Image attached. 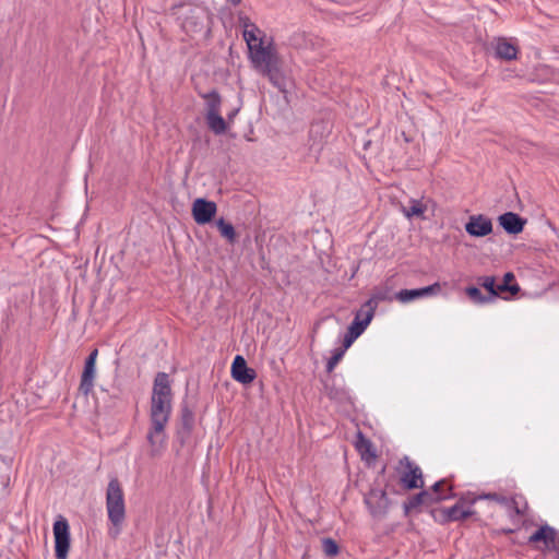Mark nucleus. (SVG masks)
Masks as SVG:
<instances>
[{"label": "nucleus", "mask_w": 559, "mask_h": 559, "mask_svg": "<svg viewBox=\"0 0 559 559\" xmlns=\"http://www.w3.org/2000/svg\"><path fill=\"white\" fill-rule=\"evenodd\" d=\"M170 400L151 396L150 428L146 440L151 447V456L159 455L166 445V426L171 415Z\"/></svg>", "instance_id": "f257e3e1"}, {"label": "nucleus", "mask_w": 559, "mask_h": 559, "mask_svg": "<svg viewBox=\"0 0 559 559\" xmlns=\"http://www.w3.org/2000/svg\"><path fill=\"white\" fill-rule=\"evenodd\" d=\"M106 509L108 520L114 525L118 535L126 521V503L122 486L118 478H111L106 490Z\"/></svg>", "instance_id": "f03ea898"}, {"label": "nucleus", "mask_w": 559, "mask_h": 559, "mask_svg": "<svg viewBox=\"0 0 559 559\" xmlns=\"http://www.w3.org/2000/svg\"><path fill=\"white\" fill-rule=\"evenodd\" d=\"M194 428V413L187 402H182L180 406V416L176 426V442L183 448L190 440Z\"/></svg>", "instance_id": "7ed1b4c3"}, {"label": "nucleus", "mask_w": 559, "mask_h": 559, "mask_svg": "<svg viewBox=\"0 0 559 559\" xmlns=\"http://www.w3.org/2000/svg\"><path fill=\"white\" fill-rule=\"evenodd\" d=\"M55 555L57 559H67L70 545V526L63 516H59L53 523Z\"/></svg>", "instance_id": "20e7f679"}, {"label": "nucleus", "mask_w": 559, "mask_h": 559, "mask_svg": "<svg viewBox=\"0 0 559 559\" xmlns=\"http://www.w3.org/2000/svg\"><path fill=\"white\" fill-rule=\"evenodd\" d=\"M364 501L373 518H384L389 511L390 499L386 491L381 488H371L364 498Z\"/></svg>", "instance_id": "39448f33"}, {"label": "nucleus", "mask_w": 559, "mask_h": 559, "mask_svg": "<svg viewBox=\"0 0 559 559\" xmlns=\"http://www.w3.org/2000/svg\"><path fill=\"white\" fill-rule=\"evenodd\" d=\"M400 464L405 467V471L400 477V483L406 490H413L424 487L423 472L418 465L404 456L400 460Z\"/></svg>", "instance_id": "423d86ee"}, {"label": "nucleus", "mask_w": 559, "mask_h": 559, "mask_svg": "<svg viewBox=\"0 0 559 559\" xmlns=\"http://www.w3.org/2000/svg\"><path fill=\"white\" fill-rule=\"evenodd\" d=\"M98 357V349L94 348L91 350L88 356L84 361L83 371L81 374V381L79 385V391L84 395L88 396L94 389V381L96 377V360Z\"/></svg>", "instance_id": "0eeeda50"}, {"label": "nucleus", "mask_w": 559, "mask_h": 559, "mask_svg": "<svg viewBox=\"0 0 559 559\" xmlns=\"http://www.w3.org/2000/svg\"><path fill=\"white\" fill-rule=\"evenodd\" d=\"M191 213L198 225H206L214 219L217 213V205L214 201L198 198L192 203Z\"/></svg>", "instance_id": "6e6552de"}, {"label": "nucleus", "mask_w": 559, "mask_h": 559, "mask_svg": "<svg viewBox=\"0 0 559 559\" xmlns=\"http://www.w3.org/2000/svg\"><path fill=\"white\" fill-rule=\"evenodd\" d=\"M528 544L544 543L551 551H559V533L550 525L544 524L538 527L527 540Z\"/></svg>", "instance_id": "1a4fd4ad"}, {"label": "nucleus", "mask_w": 559, "mask_h": 559, "mask_svg": "<svg viewBox=\"0 0 559 559\" xmlns=\"http://www.w3.org/2000/svg\"><path fill=\"white\" fill-rule=\"evenodd\" d=\"M372 304L373 300H367L356 312L354 320L347 328L356 337L364 333L374 316V305Z\"/></svg>", "instance_id": "9d476101"}, {"label": "nucleus", "mask_w": 559, "mask_h": 559, "mask_svg": "<svg viewBox=\"0 0 559 559\" xmlns=\"http://www.w3.org/2000/svg\"><path fill=\"white\" fill-rule=\"evenodd\" d=\"M231 378L243 384H250L257 378V372L253 368H250L247 364V360L241 355H236L231 368H230Z\"/></svg>", "instance_id": "9b49d317"}, {"label": "nucleus", "mask_w": 559, "mask_h": 559, "mask_svg": "<svg viewBox=\"0 0 559 559\" xmlns=\"http://www.w3.org/2000/svg\"><path fill=\"white\" fill-rule=\"evenodd\" d=\"M466 233L472 237H486L493 230L492 222L484 214L471 215L465 224Z\"/></svg>", "instance_id": "f8f14e48"}, {"label": "nucleus", "mask_w": 559, "mask_h": 559, "mask_svg": "<svg viewBox=\"0 0 559 559\" xmlns=\"http://www.w3.org/2000/svg\"><path fill=\"white\" fill-rule=\"evenodd\" d=\"M261 72L281 92L285 91L286 80L281 70V59L278 56L272 59L270 63L266 62L265 64H263V67L261 68Z\"/></svg>", "instance_id": "ddd939ff"}, {"label": "nucleus", "mask_w": 559, "mask_h": 559, "mask_svg": "<svg viewBox=\"0 0 559 559\" xmlns=\"http://www.w3.org/2000/svg\"><path fill=\"white\" fill-rule=\"evenodd\" d=\"M498 223L509 235L521 234L527 223V219L514 212H506L498 217Z\"/></svg>", "instance_id": "4468645a"}, {"label": "nucleus", "mask_w": 559, "mask_h": 559, "mask_svg": "<svg viewBox=\"0 0 559 559\" xmlns=\"http://www.w3.org/2000/svg\"><path fill=\"white\" fill-rule=\"evenodd\" d=\"M440 292H441V285H440V283L436 282L431 285H428V286L421 287V288L402 289L395 295V297L401 302H409L417 298L431 296V295H438Z\"/></svg>", "instance_id": "2eb2a0df"}, {"label": "nucleus", "mask_w": 559, "mask_h": 559, "mask_svg": "<svg viewBox=\"0 0 559 559\" xmlns=\"http://www.w3.org/2000/svg\"><path fill=\"white\" fill-rule=\"evenodd\" d=\"M248 48L252 62L255 63L259 68H262L266 62L270 63L272 59L278 56L277 52L270 46L264 47L262 39H259L258 43Z\"/></svg>", "instance_id": "dca6fc26"}, {"label": "nucleus", "mask_w": 559, "mask_h": 559, "mask_svg": "<svg viewBox=\"0 0 559 559\" xmlns=\"http://www.w3.org/2000/svg\"><path fill=\"white\" fill-rule=\"evenodd\" d=\"M152 396L173 401V390L168 373L164 371L156 373L153 382Z\"/></svg>", "instance_id": "f3484780"}, {"label": "nucleus", "mask_w": 559, "mask_h": 559, "mask_svg": "<svg viewBox=\"0 0 559 559\" xmlns=\"http://www.w3.org/2000/svg\"><path fill=\"white\" fill-rule=\"evenodd\" d=\"M476 501V498L468 499L466 497H461L459 501L451 508H447V516L449 522L453 521H464L467 518L472 516L475 511L467 509L463 510V506L468 503L473 504Z\"/></svg>", "instance_id": "a211bd4d"}, {"label": "nucleus", "mask_w": 559, "mask_h": 559, "mask_svg": "<svg viewBox=\"0 0 559 559\" xmlns=\"http://www.w3.org/2000/svg\"><path fill=\"white\" fill-rule=\"evenodd\" d=\"M495 52L498 59L511 61L518 58L519 48L506 38H498Z\"/></svg>", "instance_id": "6ab92c4d"}, {"label": "nucleus", "mask_w": 559, "mask_h": 559, "mask_svg": "<svg viewBox=\"0 0 559 559\" xmlns=\"http://www.w3.org/2000/svg\"><path fill=\"white\" fill-rule=\"evenodd\" d=\"M355 447L362 460L376 459L377 454L372 442L361 431L357 433Z\"/></svg>", "instance_id": "aec40b11"}, {"label": "nucleus", "mask_w": 559, "mask_h": 559, "mask_svg": "<svg viewBox=\"0 0 559 559\" xmlns=\"http://www.w3.org/2000/svg\"><path fill=\"white\" fill-rule=\"evenodd\" d=\"M200 96L205 100L206 115L219 112L222 105V97L216 90H212L207 93H202Z\"/></svg>", "instance_id": "412c9836"}, {"label": "nucleus", "mask_w": 559, "mask_h": 559, "mask_svg": "<svg viewBox=\"0 0 559 559\" xmlns=\"http://www.w3.org/2000/svg\"><path fill=\"white\" fill-rule=\"evenodd\" d=\"M427 498L426 492H418L411 496L406 501L403 502L404 515L408 516L413 511L421 512L424 509L423 499Z\"/></svg>", "instance_id": "4be33fe9"}, {"label": "nucleus", "mask_w": 559, "mask_h": 559, "mask_svg": "<svg viewBox=\"0 0 559 559\" xmlns=\"http://www.w3.org/2000/svg\"><path fill=\"white\" fill-rule=\"evenodd\" d=\"M520 292L519 284L515 283V276L512 272H507L503 275L502 283L498 284L499 297H502L504 293H509L514 296Z\"/></svg>", "instance_id": "5701e85b"}, {"label": "nucleus", "mask_w": 559, "mask_h": 559, "mask_svg": "<svg viewBox=\"0 0 559 559\" xmlns=\"http://www.w3.org/2000/svg\"><path fill=\"white\" fill-rule=\"evenodd\" d=\"M205 120L209 129L213 131L215 134H224L227 130L226 120L217 114L205 115Z\"/></svg>", "instance_id": "b1692460"}, {"label": "nucleus", "mask_w": 559, "mask_h": 559, "mask_svg": "<svg viewBox=\"0 0 559 559\" xmlns=\"http://www.w3.org/2000/svg\"><path fill=\"white\" fill-rule=\"evenodd\" d=\"M216 226L221 233V236L227 239L229 243L234 245L237 241V234L231 223L221 217L216 221Z\"/></svg>", "instance_id": "393cba45"}, {"label": "nucleus", "mask_w": 559, "mask_h": 559, "mask_svg": "<svg viewBox=\"0 0 559 559\" xmlns=\"http://www.w3.org/2000/svg\"><path fill=\"white\" fill-rule=\"evenodd\" d=\"M477 284L488 293L491 300L499 297L498 284L495 276H479L477 278Z\"/></svg>", "instance_id": "a878e982"}, {"label": "nucleus", "mask_w": 559, "mask_h": 559, "mask_svg": "<svg viewBox=\"0 0 559 559\" xmlns=\"http://www.w3.org/2000/svg\"><path fill=\"white\" fill-rule=\"evenodd\" d=\"M465 293L473 302L478 305H484L492 301L491 297H489L488 295H484L481 290L476 286L466 287Z\"/></svg>", "instance_id": "bb28decb"}, {"label": "nucleus", "mask_w": 559, "mask_h": 559, "mask_svg": "<svg viewBox=\"0 0 559 559\" xmlns=\"http://www.w3.org/2000/svg\"><path fill=\"white\" fill-rule=\"evenodd\" d=\"M321 542H322V551L326 557L333 558L340 554V546L335 539H333L331 537H324V538H322Z\"/></svg>", "instance_id": "cd10ccee"}, {"label": "nucleus", "mask_w": 559, "mask_h": 559, "mask_svg": "<svg viewBox=\"0 0 559 559\" xmlns=\"http://www.w3.org/2000/svg\"><path fill=\"white\" fill-rule=\"evenodd\" d=\"M420 492H426L427 498H424V508H431L432 506L441 502L442 500H447L450 498H454L455 493H451L450 496H438L433 492H431L429 489L421 490Z\"/></svg>", "instance_id": "c85d7f7f"}, {"label": "nucleus", "mask_w": 559, "mask_h": 559, "mask_svg": "<svg viewBox=\"0 0 559 559\" xmlns=\"http://www.w3.org/2000/svg\"><path fill=\"white\" fill-rule=\"evenodd\" d=\"M479 499H487V500H492V501H496L502 506H506V507H510L511 504H515V500L513 498H508V497H504L500 493H497V492H488V493H484L481 496L478 497Z\"/></svg>", "instance_id": "c756f323"}, {"label": "nucleus", "mask_w": 559, "mask_h": 559, "mask_svg": "<svg viewBox=\"0 0 559 559\" xmlns=\"http://www.w3.org/2000/svg\"><path fill=\"white\" fill-rule=\"evenodd\" d=\"M260 28L254 24L253 26L249 27L248 29L242 31L243 39L246 40L248 47H251L255 43L261 39L258 34H260Z\"/></svg>", "instance_id": "7c9ffc66"}, {"label": "nucleus", "mask_w": 559, "mask_h": 559, "mask_svg": "<svg viewBox=\"0 0 559 559\" xmlns=\"http://www.w3.org/2000/svg\"><path fill=\"white\" fill-rule=\"evenodd\" d=\"M426 211V205H424L418 200H411V205L407 210H405V214L407 217L413 216H421Z\"/></svg>", "instance_id": "2f4dec72"}, {"label": "nucleus", "mask_w": 559, "mask_h": 559, "mask_svg": "<svg viewBox=\"0 0 559 559\" xmlns=\"http://www.w3.org/2000/svg\"><path fill=\"white\" fill-rule=\"evenodd\" d=\"M345 352L344 349L335 348L332 353V356L329 358L326 362V372H332L336 365L342 360L344 357Z\"/></svg>", "instance_id": "473e14b6"}, {"label": "nucleus", "mask_w": 559, "mask_h": 559, "mask_svg": "<svg viewBox=\"0 0 559 559\" xmlns=\"http://www.w3.org/2000/svg\"><path fill=\"white\" fill-rule=\"evenodd\" d=\"M445 485H447V480L441 479V480L435 483L429 490L438 496H450L451 493H454L452 490V487H449L445 490L444 489Z\"/></svg>", "instance_id": "72a5a7b5"}, {"label": "nucleus", "mask_w": 559, "mask_h": 559, "mask_svg": "<svg viewBox=\"0 0 559 559\" xmlns=\"http://www.w3.org/2000/svg\"><path fill=\"white\" fill-rule=\"evenodd\" d=\"M429 513L431 514V516L433 518V520L440 524H445V523H449V519L447 516V509H437V508H431L429 510Z\"/></svg>", "instance_id": "f704fd0d"}, {"label": "nucleus", "mask_w": 559, "mask_h": 559, "mask_svg": "<svg viewBox=\"0 0 559 559\" xmlns=\"http://www.w3.org/2000/svg\"><path fill=\"white\" fill-rule=\"evenodd\" d=\"M389 289L388 288H382V289H377L371 298H369L368 300H373V304L374 305V310L377 309V306H378V302L379 301H384V300H388L390 299V296H389Z\"/></svg>", "instance_id": "c9c22d12"}, {"label": "nucleus", "mask_w": 559, "mask_h": 559, "mask_svg": "<svg viewBox=\"0 0 559 559\" xmlns=\"http://www.w3.org/2000/svg\"><path fill=\"white\" fill-rule=\"evenodd\" d=\"M357 338L358 337H356V335H354L349 330H347L343 338V346L340 348L346 352Z\"/></svg>", "instance_id": "e433bc0d"}, {"label": "nucleus", "mask_w": 559, "mask_h": 559, "mask_svg": "<svg viewBox=\"0 0 559 559\" xmlns=\"http://www.w3.org/2000/svg\"><path fill=\"white\" fill-rule=\"evenodd\" d=\"M238 23L239 26L242 27V31L248 29L249 27L254 25V23L251 22L250 17L243 13L238 14Z\"/></svg>", "instance_id": "4c0bfd02"}, {"label": "nucleus", "mask_w": 559, "mask_h": 559, "mask_svg": "<svg viewBox=\"0 0 559 559\" xmlns=\"http://www.w3.org/2000/svg\"><path fill=\"white\" fill-rule=\"evenodd\" d=\"M326 394L332 400H341L345 395V392L343 390L326 386Z\"/></svg>", "instance_id": "58836bf2"}, {"label": "nucleus", "mask_w": 559, "mask_h": 559, "mask_svg": "<svg viewBox=\"0 0 559 559\" xmlns=\"http://www.w3.org/2000/svg\"><path fill=\"white\" fill-rule=\"evenodd\" d=\"M9 484H10V476L9 475H0V485L3 487L4 493H7Z\"/></svg>", "instance_id": "ea45409f"}, {"label": "nucleus", "mask_w": 559, "mask_h": 559, "mask_svg": "<svg viewBox=\"0 0 559 559\" xmlns=\"http://www.w3.org/2000/svg\"><path fill=\"white\" fill-rule=\"evenodd\" d=\"M239 109L236 108L234 110H231L228 115H227V120L229 122H231L234 120V118L236 117V115L238 114Z\"/></svg>", "instance_id": "a19ab883"}, {"label": "nucleus", "mask_w": 559, "mask_h": 559, "mask_svg": "<svg viewBox=\"0 0 559 559\" xmlns=\"http://www.w3.org/2000/svg\"><path fill=\"white\" fill-rule=\"evenodd\" d=\"M509 509H513V511L518 514V515H522L523 514V511L518 507V503L515 502V504H511L510 507H508Z\"/></svg>", "instance_id": "79ce46f5"}, {"label": "nucleus", "mask_w": 559, "mask_h": 559, "mask_svg": "<svg viewBox=\"0 0 559 559\" xmlns=\"http://www.w3.org/2000/svg\"><path fill=\"white\" fill-rule=\"evenodd\" d=\"M319 128H321V124H313L310 129V135L312 136L313 133H317Z\"/></svg>", "instance_id": "37998d69"}, {"label": "nucleus", "mask_w": 559, "mask_h": 559, "mask_svg": "<svg viewBox=\"0 0 559 559\" xmlns=\"http://www.w3.org/2000/svg\"><path fill=\"white\" fill-rule=\"evenodd\" d=\"M499 532L501 534L509 535V534L514 533V530L513 528H501Z\"/></svg>", "instance_id": "c03bdc74"}, {"label": "nucleus", "mask_w": 559, "mask_h": 559, "mask_svg": "<svg viewBox=\"0 0 559 559\" xmlns=\"http://www.w3.org/2000/svg\"><path fill=\"white\" fill-rule=\"evenodd\" d=\"M230 4H233L234 7L236 5H239L241 0H227Z\"/></svg>", "instance_id": "a18cd8bd"}, {"label": "nucleus", "mask_w": 559, "mask_h": 559, "mask_svg": "<svg viewBox=\"0 0 559 559\" xmlns=\"http://www.w3.org/2000/svg\"><path fill=\"white\" fill-rule=\"evenodd\" d=\"M402 136L404 138L405 142L411 141V139L405 134V132H402Z\"/></svg>", "instance_id": "49530a36"}]
</instances>
